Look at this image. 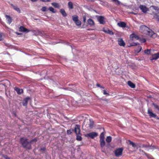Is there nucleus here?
Here are the masks:
<instances>
[{"label": "nucleus", "instance_id": "obj_52", "mask_svg": "<svg viewBox=\"0 0 159 159\" xmlns=\"http://www.w3.org/2000/svg\"><path fill=\"white\" fill-rule=\"evenodd\" d=\"M138 49H139V51H138V52H140L141 51V50L142 47L141 46H139L138 47Z\"/></svg>", "mask_w": 159, "mask_h": 159}, {"label": "nucleus", "instance_id": "obj_26", "mask_svg": "<svg viewBox=\"0 0 159 159\" xmlns=\"http://www.w3.org/2000/svg\"><path fill=\"white\" fill-rule=\"evenodd\" d=\"M51 4L53 6H54L55 8H59V4L57 2H52L51 3Z\"/></svg>", "mask_w": 159, "mask_h": 159}, {"label": "nucleus", "instance_id": "obj_37", "mask_svg": "<svg viewBox=\"0 0 159 159\" xmlns=\"http://www.w3.org/2000/svg\"><path fill=\"white\" fill-rule=\"evenodd\" d=\"M151 7H152L154 9L156 10L157 11H158L159 10V8L157 7L152 6H151Z\"/></svg>", "mask_w": 159, "mask_h": 159}, {"label": "nucleus", "instance_id": "obj_16", "mask_svg": "<svg viewBox=\"0 0 159 159\" xmlns=\"http://www.w3.org/2000/svg\"><path fill=\"white\" fill-rule=\"evenodd\" d=\"M148 29V27L145 25H141L140 27V31L143 33L145 30Z\"/></svg>", "mask_w": 159, "mask_h": 159}, {"label": "nucleus", "instance_id": "obj_18", "mask_svg": "<svg viewBox=\"0 0 159 159\" xmlns=\"http://www.w3.org/2000/svg\"><path fill=\"white\" fill-rule=\"evenodd\" d=\"M30 99V98L29 97H26L24 100V102L23 103V105L24 106H26L29 101Z\"/></svg>", "mask_w": 159, "mask_h": 159}, {"label": "nucleus", "instance_id": "obj_21", "mask_svg": "<svg viewBox=\"0 0 159 159\" xmlns=\"http://www.w3.org/2000/svg\"><path fill=\"white\" fill-rule=\"evenodd\" d=\"M87 22L91 26H93L94 25V22L93 20L91 19H89L88 20Z\"/></svg>", "mask_w": 159, "mask_h": 159}, {"label": "nucleus", "instance_id": "obj_55", "mask_svg": "<svg viewBox=\"0 0 159 159\" xmlns=\"http://www.w3.org/2000/svg\"><path fill=\"white\" fill-rule=\"evenodd\" d=\"M134 38L136 39H139V37L136 35H135Z\"/></svg>", "mask_w": 159, "mask_h": 159}, {"label": "nucleus", "instance_id": "obj_6", "mask_svg": "<svg viewBox=\"0 0 159 159\" xmlns=\"http://www.w3.org/2000/svg\"><path fill=\"white\" fill-rule=\"evenodd\" d=\"M139 8L143 13H146L149 10V9L146 6L143 5H140Z\"/></svg>", "mask_w": 159, "mask_h": 159}, {"label": "nucleus", "instance_id": "obj_7", "mask_svg": "<svg viewBox=\"0 0 159 159\" xmlns=\"http://www.w3.org/2000/svg\"><path fill=\"white\" fill-rule=\"evenodd\" d=\"M98 135L97 133L95 132H92L87 134V136L92 139H93L94 138L97 137Z\"/></svg>", "mask_w": 159, "mask_h": 159}, {"label": "nucleus", "instance_id": "obj_56", "mask_svg": "<svg viewBox=\"0 0 159 159\" xmlns=\"http://www.w3.org/2000/svg\"><path fill=\"white\" fill-rule=\"evenodd\" d=\"M110 146V144L109 143H107V144L106 145V147L108 148Z\"/></svg>", "mask_w": 159, "mask_h": 159}, {"label": "nucleus", "instance_id": "obj_32", "mask_svg": "<svg viewBox=\"0 0 159 159\" xmlns=\"http://www.w3.org/2000/svg\"><path fill=\"white\" fill-rule=\"evenodd\" d=\"M150 146V144L146 145V144H142L141 145V146L140 147L143 148H147L148 147H149Z\"/></svg>", "mask_w": 159, "mask_h": 159}, {"label": "nucleus", "instance_id": "obj_2", "mask_svg": "<svg viewBox=\"0 0 159 159\" xmlns=\"http://www.w3.org/2000/svg\"><path fill=\"white\" fill-rule=\"evenodd\" d=\"M74 131L76 134V139L78 141H81L82 138L80 136V126L78 125H75Z\"/></svg>", "mask_w": 159, "mask_h": 159}, {"label": "nucleus", "instance_id": "obj_31", "mask_svg": "<svg viewBox=\"0 0 159 159\" xmlns=\"http://www.w3.org/2000/svg\"><path fill=\"white\" fill-rule=\"evenodd\" d=\"M128 141L129 143V144L131 145H132V146L134 148H135L136 147V145L133 142L131 141L130 140H129Z\"/></svg>", "mask_w": 159, "mask_h": 159}, {"label": "nucleus", "instance_id": "obj_33", "mask_svg": "<svg viewBox=\"0 0 159 159\" xmlns=\"http://www.w3.org/2000/svg\"><path fill=\"white\" fill-rule=\"evenodd\" d=\"M145 155L147 157V158L149 159H152V157L151 155L149 154L146 153L145 154Z\"/></svg>", "mask_w": 159, "mask_h": 159}, {"label": "nucleus", "instance_id": "obj_5", "mask_svg": "<svg viewBox=\"0 0 159 159\" xmlns=\"http://www.w3.org/2000/svg\"><path fill=\"white\" fill-rule=\"evenodd\" d=\"M123 149L121 148H118L114 151V154L116 157L121 156L122 155Z\"/></svg>", "mask_w": 159, "mask_h": 159}, {"label": "nucleus", "instance_id": "obj_22", "mask_svg": "<svg viewBox=\"0 0 159 159\" xmlns=\"http://www.w3.org/2000/svg\"><path fill=\"white\" fill-rule=\"evenodd\" d=\"M128 84L130 87L132 88H135V85L130 81H129L128 82Z\"/></svg>", "mask_w": 159, "mask_h": 159}, {"label": "nucleus", "instance_id": "obj_59", "mask_svg": "<svg viewBox=\"0 0 159 159\" xmlns=\"http://www.w3.org/2000/svg\"><path fill=\"white\" fill-rule=\"evenodd\" d=\"M37 0H31V1L33 2H36Z\"/></svg>", "mask_w": 159, "mask_h": 159}, {"label": "nucleus", "instance_id": "obj_53", "mask_svg": "<svg viewBox=\"0 0 159 159\" xmlns=\"http://www.w3.org/2000/svg\"><path fill=\"white\" fill-rule=\"evenodd\" d=\"M98 87H102V86H101L100 84H97L96 85Z\"/></svg>", "mask_w": 159, "mask_h": 159}, {"label": "nucleus", "instance_id": "obj_39", "mask_svg": "<svg viewBox=\"0 0 159 159\" xmlns=\"http://www.w3.org/2000/svg\"><path fill=\"white\" fill-rule=\"evenodd\" d=\"M41 10L43 11H47V8L45 7H43Z\"/></svg>", "mask_w": 159, "mask_h": 159}, {"label": "nucleus", "instance_id": "obj_43", "mask_svg": "<svg viewBox=\"0 0 159 159\" xmlns=\"http://www.w3.org/2000/svg\"><path fill=\"white\" fill-rule=\"evenodd\" d=\"M153 105L155 108L157 109L159 111V107L157 105L153 103Z\"/></svg>", "mask_w": 159, "mask_h": 159}, {"label": "nucleus", "instance_id": "obj_54", "mask_svg": "<svg viewBox=\"0 0 159 159\" xmlns=\"http://www.w3.org/2000/svg\"><path fill=\"white\" fill-rule=\"evenodd\" d=\"M3 39L2 38V35L0 34V41L2 40Z\"/></svg>", "mask_w": 159, "mask_h": 159}, {"label": "nucleus", "instance_id": "obj_11", "mask_svg": "<svg viewBox=\"0 0 159 159\" xmlns=\"http://www.w3.org/2000/svg\"><path fill=\"white\" fill-rule=\"evenodd\" d=\"M11 7L15 11H17L19 13H20L21 12V11L20 8L18 7L17 6H16L14 5L13 4H11Z\"/></svg>", "mask_w": 159, "mask_h": 159}, {"label": "nucleus", "instance_id": "obj_9", "mask_svg": "<svg viewBox=\"0 0 159 159\" xmlns=\"http://www.w3.org/2000/svg\"><path fill=\"white\" fill-rule=\"evenodd\" d=\"M19 31L20 32H28L30 31V30H29L25 28L24 27H23V26H20L19 27Z\"/></svg>", "mask_w": 159, "mask_h": 159}, {"label": "nucleus", "instance_id": "obj_48", "mask_svg": "<svg viewBox=\"0 0 159 159\" xmlns=\"http://www.w3.org/2000/svg\"><path fill=\"white\" fill-rule=\"evenodd\" d=\"M67 133L68 134H70L72 133V132L70 130H68L67 131Z\"/></svg>", "mask_w": 159, "mask_h": 159}, {"label": "nucleus", "instance_id": "obj_40", "mask_svg": "<svg viewBox=\"0 0 159 159\" xmlns=\"http://www.w3.org/2000/svg\"><path fill=\"white\" fill-rule=\"evenodd\" d=\"M135 35V34H131L130 35V39L132 40L134 38Z\"/></svg>", "mask_w": 159, "mask_h": 159}, {"label": "nucleus", "instance_id": "obj_19", "mask_svg": "<svg viewBox=\"0 0 159 159\" xmlns=\"http://www.w3.org/2000/svg\"><path fill=\"white\" fill-rule=\"evenodd\" d=\"M60 12L62 14L63 16L66 17L67 16V15L63 9H61L60 10Z\"/></svg>", "mask_w": 159, "mask_h": 159}, {"label": "nucleus", "instance_id": "obj_61", "mask_svg": "<svg viewBox=\"0 0 159 159\" xmlns=\"http://www.w3.org/2000/svg\"><path fill=\"white\" fill-rule=\"evenodd\" d=\"M101 88H102V89H104V87L102 86V87H100Z\"/></svg>", "mask_w": 159, "mask_h": 159}, {"label": "nucleus", "instance_id": "obj_10", "mask_svg": "<svg viewBox=\"0 0 159 159\" xmlns=\"http://www.w3.org/2000/svg\"><path fill=\"white\" fill-rule=\"evenodd\" d=\"M118 44L120 46H124L125 45V43L123 39L121 38H119L118 40Z\"/></svg>", "mask_w": 159, "mask_h": 159}, {"label": "nucleus", "instance_id": "obj_57", "mask_svg": "<svg viewBox=\"0 0 159 159\" xmlns=\"http://www.w3.org/2000/svg\"><path fill=\"white\" fill-rule=\"evenodd\" d=\"M107 30H108V29H107V30L104 29V30H103V31L104 32H105V33H107Z\"/></svg>", "mask_w": 159, "mask_h": 159}, {"label": "nucleus", "instance_id": "obj_4", "mask_svg": "<svg viewBox=\"0 0 159 159\" xmlns=\"http://www.w3.org/2000/svg\"><path fill=\"white\" fill-rule=\"evenodd\" d=\"M72 20L76 25L80 27L81 24V21L78 19V16L77 15L72 16Z\"/></svg>", "mask_w": 159, "mask_h": 159}, {"label": "nucleus", "instance_id": "obj_17", "mask_svg": "<svg viewBox=\"0 0 159 159\" xmlns=\"http://www.w3.org/2000/svg\"><path fill=\"white\" fill-rule=\"evenodd\" d=\"M5 17L8 21V23L9 24H10L12 21V18L10 16L7 15H6Z\"/></svg>", "mask_w": 159, "mask_h": 159}, {"label": "nucleus", "instance_id": "obj_38", "mask_svg": "<svg viewBox=\"0 0 159 159\" xmlns=\"http://www.w3.org/2000/svg\"><path fill=\"white\" fill-rule=\"evenodd\" d=\"M154 17L159 21V16L157 14H154Z\"/></svg>", "mask_w": 159, "mask_h": 159}, {"label": "nucleus", "instance_id": "obj_8", "mask_svg": "<svg viewBox=\"0 0 159 159\" xmlns=\"http://www.w3.org/2000/svg\"><path fill=\"white\" fill-rule=\"evenodd\" d=\"M98 19V21L100 24H104L105 23L104 18L103 16H99Z\"/></svg>", "mask_w": 159, "mask_h": 159}, {"label": "nucleus", "instance_id": "obj_25", "mask_svg": "<svg viewBox=\"0 0 159 159\" xmlns=\"http://www.w3.org/2000/svg\"><path fill=\"white\" fill-rule=\"evenodd\" d=\"M89 121H90V123L89 125V127H90V129H91L93 127L94 122H93V120L91 119L89 120Z\"/></svg>", "mask_w": 159, "mask_h": 159}, {"label": "nucleus", "instance_id": "obj_30", "mask_svg": "<svg viewBox=\"0 0 159 159\" xmlns=\"http://www.w3.org/2000/svg\"><path fill=\"white\" fill-rule=\"evenodd\" d=\"M100 139H104V132L101 134L100 136Z\"/></svg>", "mask_w": 159, "mask_h": 159}, {"label": "nucleus", "instance_id": "obj_51", "mask_svg": "<svg viewBox=\"0 0 159 159\" xmlns=\"http://www.w3.org/2000/svg\"><path fill=\"white\" fill-rule=\"evenodd\" d=\"M141 42L142 43H145L146 41V40L145 39H142L141 40Z\"/></svg>", "mask_w": 159, "mask_h": 159}, {"label": "nucleus", "instance_id": "obj_20", "mask_svg": "<svg viewBox=\"0 0 159 159\" xmlns=\"http://www.w3.org/2000/svg\"><path fill=\"white\" fill-rule=\"evenodd\" d=\"M100 145L101 147L103 148L105 145V142L104 139H100Z\"/></svg>", "mask_w": 159, "mask_h": 159}, {"label": "nucleus", "instance_id": "obj_45", "mask_svg": "<svg viewBox=\"0 0 159 159\" xmlns=\"http://www.w3.org/2000/svg\"><path fill=\"white\" fill-rule=\"evenodd\" d=\"M103 93L104 95H109V94L105 90H104L103 91Z\"/></svg>", "mask_w": 159, "mask_h": 159}, {"label": "nucleus", "instance_id": "obj_23", "mask_svg": "<svg viewBox=\"0 0 159 159\" xmlns=\"http://www.w3.org/2000/svg\"><path fill=\"white\" fill-rule=\"evenodd\" d=\"M68 7L69 9H72L73 8V4L71 2H69L68 3Z\"/></svg>", "mask_w": 159, "mask_h": 159}, {"label": "nucleus", "instance_id": "obj_29", "mask_svg": "<svg viewBox=\"0 0 159 159\" xmlns=\"http://www.w3.org/2000/svg\"><path fill=\"white\" fill-rule=\"evenodd\" d=\"M151 51L152 50L151 49H147V50H145L144 51V52L145 54H149L151 53Z\"/></svg>", "mask_w": 159, "mask_h": 159}, {"label": "nucleus", "instance_id": "obj_49", "mask_svg": "<svg viewBox=\"0 0 159 159\" xmlns=\"http://www.w3.org/2000/svg\"><path fill=\"white\" fill-rule=\"evenodd\" d=\"M40 1L44 2H49L50 1V0H40Z\"/></svg>", "mask_w": 159, "mask_h": 159}, {"label": "nucleus", "instance_id": "obj_12", "mask_svg": "<svg viewBox=\"0 0 159 159\" xmlns=\"http://www.w3.org/2000/svg\"><path fill=\"white\" fill-rule=\"evenodd\" d=\"M117 25L119 26L122 28L125 27L126 26V24L125 22L122 21H120L119 22H118L117 23Z\"/></svg>", "mask_w": 159, "mask_h": 159}, {"label": "nucleus", "instance_id": "obj_60", "mask_svg": "<svg viewBox=\"0 0 159 159\" xmlns=\"http://www.w3.org/2000/svg\"><path fill=\"white\" fill-rule=\"evenodd\" d=\"M156 118L157 119H159V118L158 117H157V116H156Z\"/></svg>", "mask_w": 159, "mask_h": 159}, {"label": "nucleus", "instance_id": "obj_3", "mask_svg": "<svg viewBox=\"0 0 159 159\" xmlns=\"http://www.w3.org/2000/svg\"><path fill=\"white\" fill-rule=\"evenodd\" d=\"M143 33L147 35H148L152 38H155L157 36L156 34L154 33L152 30H150L148 27V29L147 30L146 29V30L144 31Z\"/></svg>", "mask_w": 159, "mask_h": 159}, {"label": "nucleus", "instance_id": "obj_36", "mask_svg": "<svg viewBox=\"0 0 159 159\" xmlns=\"http://www.w3.org/2000/svg\"><path fill=\"white\" fill-rule=\"evenodd\" d=\"M150 147H151L150 149L152 150H153L155 149H157V148L154 145H150Z\"/></svg>", "mask_w": 159, "mask_h": 159}, {"label": "nucleus", "instance_id": "obj_1", "mask_svg": "<svg viewBox=\"0 0 159 159\" xmlns=\"http://www.w3.org/2000/svg\"><path fill=\"white\" fill-rule=\"evenodd\" d=\"M20 141L24 148L29 150L31 149L30 142V141H28L26 138H22L20 139Z\"/></svg>", "mask_w": 159, "mask_h": 159}, {"label": "nucleus", "instance_id": "obj_62", "mask_svg": "<svg viewBox=\"0 0 159 159\" xmlns=\"http://www.w3.org/2000/svg\"><path fill=\"white\" fill-rule=\"evenodd\" d=\"M39 33H41V32L40 31H39Z\"/></svg>", "mask_w": 159, "mask_h": 159}, {"label": "nucleus", "instance_id": "obj_28", "mask_svg": "<svg viewBox=\"0 0 159 159\" xmlns=\"http://www.w3.org/2000/svg\"><path fill=\"white\" fill-rule=\"evenodd\" d=\"M100 4L104 6H108V3L107 2H103L102 1H100Z\"/></svg>", "mask_w": 159, "mask_h": 159}, {"label": "nucleus", "instance_id": "obj_15", "mask_svg": "<svg viewBox=\"0 0 159 159\" xmlns=\"http://www.w3.org/2000/svg\"><path fill=\"white\" fill-rule=\"evenodd\" d=\"M14 89L18 94H21L23 92V90L22 89H20L16 87H15L14 88Z\"/></svg>", "mask_w": 159, "mask_h": 159}, {"label": "nucleus", "instance_id": "obj_63", "mask_svg": "<svg viewBox=\"0 0 159 159\" xmlns=\"http://www.w3.org/2000/svg\"><path fill=\"white\" fill-rule=\"evenodd\" d=\"M90 30V29H88L87 30Z\"/></svg>", "mask_w": 159, "mask_h": 159}, {"label": "nucleus", "instance_id": "obj_58", "mask_svg": "<svg viewBox=\"0 0 159 159\" xmlns=\"http://www.w3.org/2000/svg\"><path fill=\"white\" fill-rule=\"evenodd\" d=\"M16 34L18 35H21L22 34L21 33H19L17 32H16Z\"/></svg>", "mask_w": 159, "mask_h": 159}, {"label": "nucleus", "instance_id": "obj_35", "mask_svg": "<svg viewBox=\"0 0 159 159\" xmlns=\"http://www.w3.org/2000/svg\"><path fill=\"white\" fill-rule=\"evenodd\" d=\"M48 9L50 11H52L53 13H55L56 12V11H55L54 9L52 7H49Z\"/></svg>", "mask_w": 159, "mask_h": 159}, {"label": "nucleus", "instance_id": "obj_13", "mask_svg": "<svg viewBox=\"0 0 159 159\" xmlns=\"http://www.w3.org/2000/svg\"><path fill=\"white\" fill-rule=\"evenodd\" d=\"M159 58V53L154 54L152 55V58H150V60H157Z\"/></svg>", "mask_w": 159, "mask_h": 159}, {"label": "nucleus", "instance_id": "obj_24", "mask_svg": "<svg viewBox=\"0 0 159 159\" xmlns=\"http://www.w3.org/2000/svg\"><path fill=\"white\" fill-rule=\"evenodd\" d=\"M112 140V137L110 136H107L106 139V141L107 143H110Z\"/></svg>", "mask_w": 159, "mask_h": 159}, {"label": "nucleus", "instance_id": "obj_44", "mask_svg": "<svg viewBox=\"0 0 159 159\" xmlns=\"http://www.w3.org/2000/svg\"><path fill=\"white\" fill-rule=\"evenodd\" d=\"M2 156L6 159H11L10 157H8L7 155H3Z\"/></svg>", "mask_w": 159, "mask_h": 159}, {"label": "nucleus", "instance_id": "obj_14", "mask_svg": "<svg viewBox=\"0 0 159 159\" xmlns=\"http://www.w3.org/2000/svg\"><path fill=\"white\" fill-rule=\"evenodd\" d=\"M148 113L151 117L153 118H156V117L157 115L153 113L152 111L150 109L148 110Z\"/></svg>", "mask_w": 159, "mask_h": 159}, {"label": "nucleus", "instance_id": "obj_42", "mask_svg": "<svg viewBox=\"0 0 159 159\" xmlns=\"http://www.w3.org/2000/svg\"><path fill=\"white\" fill-rule=\"evenodd\" d=\"M37 141V139H36V138H35L34 139H33L32 140H31L30 142V144H31V143L33 142H36Z\"/></svg>", "mask_w": 159, "mask_h": 159}, {"label": "nucleus", "instance_id": "obj_50", "mask_svg": "<svg viewBox=\"0 0 159 159\" xmlns=\"http://www.w3.org/2000/svg\"><path fill=\"white\" fill-rule=\"evenodd\" d=\"M83 22H85L86 20V18L85 16H83Z\"/></svg>", "mask_w": 159, "mask_h": 159}, {"label": "nucleus", "instance_id": "obj_27", "mask_svg": "<svg viewBox=\"0 0 159 159\" xmlns=\"http://www.w3.org/2000/svg\"><path fill=\"white\" fill-rule=\"evenodd\" d=\"M139 43H132L130 44L129 46V47H131L132 46H134L139 45Z\"/></svg>", "mask_w": 159, "mask_h": 159}, {"label": "nucleus", "instance_id": "obj_41", "mask_svg": "<svg viewBox=\"0 0 159 159\" xmlns=\"http://www.w3.org/2000/svg\"><path fill=\"white\" fill-rule=\"evenodd\" d=\"M112 1L114 2H115L116 3V4H120V2L118 1V0H112Z\"/></svg>", "mask_w": 159, "mask_h": 159}, {"label": "nucleus", "instance_id": "obj_34", "mask_svg": "<svg viewBox=\"0 0 159 159\" xmlns=\"http://www.w3.org/2000/svg\"><path fill=\"white\" fill-rule=\"evenodd\" d=\"M107 33L110 34V35H113L114 34L113 32L111 30L108 29Z\"/></svg>", "mask_w": 159, "mask_h": 159}, {"label": "nucleus", "instance_id": "obj_47", "mask_svg": "<svg viewBox=\"0 0 159 159\" xmlns=\"http://www.w3.org/2000/svg\"><path fill=\"white\" fill-rule=\"evenodd\" d=\"M139 150L142 153V154L143 155H145V153H146L143 150H141V149H140Z\"/></svg>", "mask_w": 159, "mask_h": 159}, {"label": "nucleus", "instance_id": "obj_46", "mask_svg": "<svg viewBox=\"0 0 159 159\" xmlns=\"http://www.w3.org/2000/svg\"><path fill=\"white\" fill-rule=\"evenodd\" d=\"M46 150V148L44 147L41 148L40 149V151L41 152H44Z\"/></svg>", "mask_w": 159, "mask_h": 159}]
</instances>
